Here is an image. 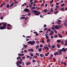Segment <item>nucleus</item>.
<instances>
[{
  "label": "nucleus",
  "mask_w": 67,
  "mask_h": 67,
  "mask_svg": "<svg viewBox=\"0 0 67 67\" xmlns=\"http://www.w3.org/2000/svg\"><path fill=\"white\" fill-rule=\"evenodd\" d=\"M46 38H47V39L48 38H49V37H48V36H46Z\"/></svg>",
  "instance_id": "a18cd8bd"
},
{
  "label": "nucleus",
  "mask_w": 67,
  "mask_h": 67,
  "mask_svg": "<svg viewBox=\"0 0 67 67\" xmlns=\"http://www.w3.org/2000/svg\"><path fill=\"white\" fill-rule=\"evenodd\" d=\"M27 38H31V36H27L26 37Z\"/></svg>",
  "instance_id": "603ef678"
},
{
  "label": "nucleus",
  "mask_w": 67,
  "mask_h": 67,
  "mask_svg": "<svg viewBox=\"0 0 67 67\" xmlns=\"http://www.w3.org/2000/svg\"><path fill=\"white\" fill-rule=\"evenodd\" d=\"M27 19H28V17H27L25 19V21H26V20Z\"/></svg>",
  "instance_id": "e433bc0d"
},
{
  "label": "nucleus",
  "mask_w": 67,
  "mask_h": 67,
  "mask_svg": "<svg viewBox=\"0 0 67 67\" xmlns=\"http://www.w3.org/2000/svg\"><path fill=\"white\" fill-rule=\"evenodd\" d=\"M20 61L19 60L18 61L16 62V64H22V61H21L22 60V59H20Z\"/></svg>",
  "instance_id": "7ed1b4c3"
},
{
  "label": "nucleus",
  "mask_w": 67,
  "mask_h": 67,
  "mask_svg": "<svg viewBox=\"0 0 67 67\" xmlns=\"http://www.w3.org/2000/svg\"><path fill=\"white\" fill-rule=\"evenodd\" d=\"M63 64L64 65V66H66V63L65 62H63Z\"/></svg>",
  "instance_id": "473e14b6"
},
{
  "label": "nucleus",
  "mask_w": 67,
  "mask_h": 67,
  "mask_svg": "<svg viewBox=\"0 0 67 67\" xmlns=\"http://www.w3.org/2000/svg\"><path fill=\"white\" fill-rule=\"evenodd\" d=\"M48 46L50 48H51V44H48Z\"/></svg>",
  "instance_id": "5701e85b"
},
{
  "label": "nucleus",
  "mask_w": 67,
  "mask_h": 67,
  "mask_svg": "<svg viewBox=\"0 0 67 67\" xmlns=\"http://www.w3.org/2000/svg\"><path fill=\"white\" fill-rule=\"evenodd\" d=\"M58 13V11H57L55 12L54 13V14H55V13Z\"/></svg>",
  "instance_id": "052dcab7"
},
{
  "label": "nucleus",
  "mask_w": 67,
  "mask_h": 67,
  "mask_svg": "<svg viewBox=\"0 0 67 67\" xmlns=\"http://www.w3.org/2000/svg\"><path fill=\"white\" fill-rule=\"evenodd\" d=\"M28 51H29V52H31V49H28Z\"/></svg>",
  "instance_id": "3c124183"
},
{
  "label": "nucleus",
  "mask_w": 67,
  "mask_h": 67,
  "mask_svg": "<svg viewBox=\"0 0 67 67\" xmlns=\"http://www.w3.org/2000/svg\"><path fill=\"white\" fill-rule=\"evenodd\" d=\"M24 52L25 53H27V51H26V50H24Z\"/></svg>",
  "instance_id": "e2e57ef3"
},
{
  "label": "nucleus",
  "mask_w": 67,
  "mask_h": 67,
  "mask_svg": "<svg viewBox=\"0 0 67 67\" xmlns=\"http://www.w3.org/2000/svg\"><path fill=\"white\" fill-rule=\"evenodd\" d=\"M19 58H20V57H17V58H16L17 60H19Z\"/></svg>",
  "instance_id": "6e6d98bb"
},
{
  "label": "nucleus",
  "mask_w": 67,
  "mask_h": 67,
  "mask_svg": "<svg viewBox=\"0 0 67 67\" xmlns=\"http://www.w3.org/2000/svg\"><path fill=\"white\" fill-rule=\"evenodd\" d=\"M67 22V20H65V23H64V25L65 26H66L67 27V24L66 23Z\"/></svg>",
  "instance_id": "0eeeda50"
},
{
  "label": "nucleus",
  "mask_w": 67,
  "mask_h": 67,
  "mask_svg": "<svg viewBox=\"0 0 67 67\" xmlns=\"http://www.w3.org/2000/svg\"><path fill=\"white\" fill-rule=\"evenodd\" d=\"M3 26H4V27H6V26H7V25L5 24H4Z\"/></svg>",
  "instance_id": "13d9d810"
},
{
  "label": "nucleus",
  "mask_w": 67,
  "mask_h": 67,
  "mask_svg": "<svg viewBox=\"0 0 67 67\" xmlns=\"http://www.w3.org/2000/svg\"><path fill=\"white\" fill-rule=\"evenodd\" d=\"M36 12H37V11L35 10L34 11V13H36Z\"/></svg>",
  "instance_id": "37998d69"
},
{
  "label": "nucleus",
  "mask_w": 67,
  "mask_h": 67,
  "mask_svg": "<svg viewBox=\"0 0 67 67\" xmlns=\"http://www.w3.org/2000/svg\"><path fill=\"white\" fill-rule=\"evenodd\" d=\"M55 47H56V45H55V44H54L53 46L52 45L51 46V48H52V49L55 48Z\"/></svg>",
  "instance_id": "423d86ee"
},
{
  "label": "nucleus",
  "mask_w": 67,
  "mask_h": 67,
  "mask_svg": "<svg viewBox=\"0 0 67 67\" xmlns=\"http://www.w3.org/2000/svg\"><path fill=\"white\" fill-rule=\"evenodd\" d=\"M37 63L38 64H40L41 63V62L38 61V62H37Z\"/></svg>",
  "instance_id": "79ce46f5"
},
{
  "label": "nucleus",
  "mask_w": 67,
  "mask_h": 67,
  "mask_svg": "<svg viewBox=\"0 0 67 67\" xmlns=\"http://www.w3.org/2000/svg\"><path fill=\"white\" fill-rule=\"evenodd\" d=\"M36 43L37 44H38L39 43V41H37L36 42Z\"/></svg>",
  "instance_id": "680f3d73"
},
{
  "label": "nucleus",
  "mask_w": 67,
  "mask_h": 67,
  "mask_svg": "<svg viewBox=\"0 0 67 67\" xmlns=\"http://www.w3.org/2000/svg\"><path fill=\"white\" fill-rule=\"evenodd\" d=\"M6 27H4V26H2L0 27V30H3V29H5Z\"/></svg>",
  "instance_id": "20e7f679"
},
{
  "label": "nucleus",
  "mask_w": 67,
  "mask_h": 67,
  "mask_svg": "<svg viewBox=\"0 0 67 67\" xmlns=\"http://www.w3.org/2000/svg\"><path fill=\"white\" fill-rule=\"evenodd\" d=\"M24 11H25V12H30V10H29L28 9H24Z\"/></svg>",
  "instance_id": "39448f33"
},
{
  "label": "nucleus",
  "mask_w": 67,
  "mask_h": 67,
  "mask_svg": "<svg viewBox=\"0 0 67 67\" xmlns=\"http://www.w3.org/2000/svg\"><path fill=\"white\" fill-rule=\"evenodd\" d=\"M59 53L60 54V55H62V52H60V51L59 52Z\"/></svg>",
  "instance_id": "09e8293b"
},
{
  "label": "nucleus",
  "mask_w": 67,
  "mask_h": 67,
  "mask_svg": "<svg viewBox=\"0 0 67 67\" xmlns=\"http://www.w3.org/2000/svg\"><path fill=\"white\" fill-rule=\"evenodd\" d=\"M60 51L61 52H63V50L62 49H60Z\"/></svg>",
  "instance_id": "4d7b16f0"
},
{
  "label": "nucleus",
  "mask_w": 67,
  "mask_h": 67,
  "mask_svg": "<svg viewBox=\"0 0 67 67\" xmlns=\"http://www.w3.org/2000/svg\"><path fill=\"white\" fill-rule=\"evenodd\" d=\"M20 19H21V20H22V19H24V17H21L20 18Z\"/></svg>",
  "instance_id": "7c9ffc66"
},
{
  "label": "nucleus",
  "mask_w": 67,
  "mask_h": 67,
  "mask_svg": "<svg viewBox=\"0 0 67 67\" xmlns=\"http://www.w3.org/2000/svg\"><path fill=\"white\" fill-rule=\"evenodd\" d=\"M36 55H37V56H39V54H38V53H36Z\"/></svg>",
  "instance_id": "f704fd0d"
},
{
  "label": "nucleus",
  "mask_w": 67,
  "mask_h": 67,
  "mask_svg": "<svg viewBox=\"0 0 67 67\" xmlns=\"http://www.w3.org/2000/svg\"><path fill=\"white\" fill-rule=\"evenodd\" d=\"M54 37L55 38H56L58 37V36H57V35H55L54 36Z\"/></svg>",
  "instance_id": "c756f323"
},
{
  "label": "nucleus",
  "mask_w": 67,
  "mask_h": 67,
  "mask_svg": "<svg viewBox=\"0 0 67 67\" xmlns=\"http://www.w3.org/2000/svg\"><path fill=\"white\" fill-rule=\"evenodd\" d=\"M35 9V7H33L31 8V10H33L34 9Z\"/></svg>",
  "instance_id": "ddd939ff"
},
{
  "label": "nucleus",
  "mask_w": 67,
  "mask_h": 67,
  "mask_svg": "<svg viewBox=\"0 0 67 67\" xmlns=\"http://www.w3.org/2000/svg\"><path fill=\"white\" fill-rule=\"evenodd\" d=\"M57 46L58 47V48H60V46H59V44H57Z\"/></svg>",
  "instance_id": "393cba45"
},
{
  "label": "nucleus",
  "mask_w": 67,
  "mask_h": 67,
  "mask_svg": "<svg viewBox=\"0 0 67 67\" xmlns=\"http://www.w3.org/2000/svg\"><path fill=\"white\" fill-rule=\"evenodd\" d=\"M64 45L65 46H67V43H65Z\"/></svg>",
  "instance_id": "69168bd1"
},
{
  "label": "nucleus",
  "mask_w": 67,
  "mask_h": 67,
  "mask_svg": "<svg viewBox=\"0 0 67 67\" xmlns=\"http://www.w3.org/2000/svg\"><path fill=\"white\" fill-rule=\"evenodd\" d=\"M49 42H51V40H49V39H47V43H49Z\"/></svg>",
  "instance_id": "4468645a"
},
{
  "label": "nucleus",
  "mask_w": 67,
  "mask_h": 67,
  "mask_svg": "<svg viewBox=\"0 0 67 67\" xmlns=\"http://www.w3.org/2000/svg\"><path fill=\"white\" fill-rule=\"evenodd\" d=\"M6 7H7V8H9L10 7V5H9L8 4L6 5Z\"/></svg>",
  "instance_id": "aec40b11"
},
{
  "label": "nucleus",
  "mask_w": 67,
  "mask_h": 67,
  "mask_svg": "<svg viewBox=\"0 0 67 67\" xmlns=\"http://www.w3.org/2000/svg\"><path fill=\"white\" fill-rule=\"evenodd\" d=\"M35 14L36 15H39L37 13H35Z\"/></svg>",
  "instance_id": "de8ad7c7"
},
{
  "label": "nucleus",
  "mask_w": 67,
  "mask_h": 67,
  "mask_svg": "<svg viewBox=\"0 0 67 67\" xmlns=\"http://www.w3.org/2000/svg\"><path fill=\"white\" fill-rule=\"evenodd\" d=\"M57 52H55V53H54V55H55V56H56V55H57Z\"/></svg>",
  "instance_id": "bb28decb"
},
{
  "label": "nucleus",
  "mask_w": 67,
  "mask_h": 67,
  "mask_svg": "<svg viewBox=\"0 0 67 67\" xmlns=\"http://www.w3.org/2000/svg\"><path fill=\"white\" fill-rule=\"evenodd\" d=\"M53 0H52V1H51L50 3V4H52V3H53Z\"/></svg>",
  "instance_id": "72a5a7b5"
},
{
  "label": "nucleus",
  "mask_w": 67,
  "mask_h": 67,
  "mask_svg": "<svg viewBox=\"0 0 67 67\" xmlns=\"http://www.w3.org/2000/svg\"><path fill=\"white\" fill-rule=\"evenodd\" d=\"M30 55L31 56H33V54H31Z\"/></svg>",
  "instance_id": "0e129e2a"
},
{
  "label": "nucleus",
  "mask_w": 67,
  "mask_h": 67,
  "mask_svg": "<svg viewBox=\"0 0 67 67\" xmlns=\"http://www.w3.org/2000/svg\"><path fill=\"white\" fill-rule=\"evenodd\" d=\"M23 46H24V47H24V48H25V47H26V48H27V46H26V45H25L24 44H23Z\"/></svg>",
  "instance_id": "dca6fc26"
},
{
  "label": "nucleus",
  "mask_w": 67,
  "mask_h": 67,
  "mask_svg": "<svg viewBox=\"0 0 67 67\" xmlns=\"http://www.w3.org/2000/svg\"><path fill=\"white\" fill-rule=\"evenodd\" d=\"M39 46L38 45H37L36 47V49H37L38 48V47H39Z\"/></svg>",
  "instance_id": "a211bd4d"
},
{
  "label": "nucleus",
  "mask_w": 67,
  "mask_h": 67,
  "mask_svg": "<svg viewBox=\"0 0 67 67\" xmlns=\"http://www.w3.org/2000/svg\"><path fill=\"white\" fill-rule=\"evenodd\" d=\"M40 56L41 57H43V55L42 54H41L40 55Z\"/></svg>",
  "instance_id": "4be33fe9"
},
{
  "label": "nucleus",
  "mask_w": 67,
  "mask_h": 67,
  "mask_svg": "<svg viewBox=\"0 0 67 67\" xmlns=\"http://www.w3.org/2000/svg\"><path fill=\"white\" fill-rule=\"evenodd\" d=\"M57 43H60V42H61V41L59 40H57Z\"/></svg>",
  "instance_id": "9d476101"
},
{
  "label": "nucleus",
  "mask_w": 67,
  "mask_h": 67,
  "mask_svg": "<svg viewBox=\"0 0 67 67\" xmlns=\"http://www.w3.org/2000/svg\"><path fill=\"white\" fill-rule=\"evenodd\" d=\"M23 65H25V64H24V62H23V63H21Z\"/></svg>",
  "instance_id": "8fccbe9b"
},
{
  "label": "nucleus",
  "mask_w": 67,
  "mask_h": 67,
  "mask_svg": "<svg viewBox=\"0 0 67 67\" xmlns=\"http://www.w3.org/2000/svg\"><path fill=\"white\" fill-rule=\"evenodd\" d=\"M50 32L52 34V35H53V34L54 33V31L52 30H51L50 31Z\"/></svg>",
  "instance_id": "6ab92c4d"
},
{
  "label": "nucleus",
  "mask_w": 67,
  "mask_h": 67,
  "mask_svg": "<svg viewBox=\"0 0 67 67\" xmlns=\"http://www.w3.org/2000/svg\"><path fill=\"white\" fill-rule=\"evenodd\" d=\"M18 3V2H15V4H16V3Z\"/></svg>",
  "instance_id": "338daca9"
},
{
  "label": "nucleus",
  "mask_w": 67,
  "mask_h": 67,
  "mask_svg": "<svg viewBox=\"0 0 67 67\" xmlns=\"http://www.w3.org/2000/svg\"><path fill=\"white\" fill-rule=\"evenodd\" d=\"M51 29H52V30H54V29H55V28L53 27H51Z\"/></svg>",
  "instance_id": "864d4df0"
},
{
  "label": "nucleus",
  "mask_w": 67,
  "mask_h": 67,
  "mask_svg": "<svg viewBox=\"0 0 67 67\" xmlns=\"http://www.w3.org/2000/svg\"><path fill=\"white\" fill-rule=\"evenodd\" d=\"M26 65H29L31 64V62H28L26 63Z\"/></svg>",
  "instance_id": "9b49d317"
},
{
  "label": "nucleus",
  "mask_w": 67,
  "mask_h": 67,
  "mask_svg": "<svg viewBox=\"0 0 67 67\" xmlns=\"http://www.w3.org/2000/svg\"><path fill=\"white\" fill-rule=\"evenodd\" d=\"M22 58L23 59H25V57H22Z\"/></svg>",
  "instance_id": "a19ab883"
},
{
  "label": "nucleus",
  "mask_w": 67,
  "mask_h": 67,
  "mask_svg": "<svg viewBox=\"0 0 67 67\" xmlns=\"http://www.w3.org/2000/svg\"><path fill=\"white\" fill-rule=\"evenodd\" d=\"M35 41H33L32 42L31 41H28L27 42V43L28 44H31V45H33L34 44H35Z\"/></svg>",
  "instance_id": "f257e3e1"
},
{
  "label": "nucleus",
  "mask_w": 67,
  "mask_h": 67,
  "mask_svg": "<svg viewBox=\"0 0 67 67\" xmlns=\"http://www.w3.org/2000/svg\"><path fill=\"white\" fill-rule=\"evenodd\" d=\"M31 13H29L28 15V16H30V15H31Z\"/></svg>",
  "instance_id": "58836bf2"
},
{
  "label": "nucleus",
  "mask_w": 67,
  "mask_h": 67,
  "mask_svg": "<svg viewBox=\"0 0 67 67\" xmlns=\"http://www.w3.org/2000/svg\"><path fill=\"white\" fill-rule=\"evenodd\" d=\"M40 47H43V45L42 44H41L40 45Z\"/></svg>",
  "instance_id": "4c0bfd02"
},
{
  "label": "nucleus",
  "mask_w": 67,
  "mask_h": 67,
  "mask_svg": "<svg viewBox=\"0 0 67 67\" xmlns=\"http://www.w3.org/2000/svg\"><path fill=\"white\" fill-rule=\"evenodd\" d=\"M58 35L59 36V37H60V38H62V37H63V36L61 35H59V34H58Z\"/></svg>",
  "instance_id": "f8f14e48"
},
{
  "label": "nucleus",
  "mask_w": 67,
  "mask_h": 67,
  "mask_svg": "<svg viewBox=\"0 0 67 67\" xmlns=\"http://www.w3.org/2000/svg\"><path fill=\"white\" fill-rule=\"evenodd\" d=\"M45 13H46L47 12V9H45L44 10Z\"/></svg>",
  "instance_id": "b1692460"
},
{
  "label": "nucleus",
  "mask_w": 67,
  "mask_h": 67,
  "mask_svg": "<svg viewBox=\"0 0 67 67\" xmlns=\"http://www.w3.org/2000/svg\"><path fill=\"white\" fill-rule=\"evenodd\" d=\"M38 50L39 52H41V51H42V48H38Z\"/></svg>",
  "instance_id": "2eb2a0df"
},
{
  "label": "nucleus",
  "mask_w": 67,
  "mask_h": 67,
  "mask_svg": "<svg viewBox=\"0 0 67 67\" xmlns=\"http://www.w3.org/2000/svg\"><path fill=\"white\" fill-rule=\"evenodd\" d=\"M56 8H59V6L58 5H57L56 6Z\"/></svg>",
  "instance_id": "49530a36"
},
{
  "label": "nucleus",
  "mask_w": 67,
  "mask_h": 67,
  "mask_svg": "<svg viewBox=\"0 0 67 67\" xmlns=\"http://www.w3.org/2000/svg\"><path fill=\"white\" fill-rule=\"evenodd\" d=\"M55 11H57L58 10V8H56L55 9Z\"/></svg>",
  "instance_id": "bf43d9fd"
},
{
  "label": "nucleus",
  "mask_w": 67,
  "mask_h": 67,
  "mask_svg": "<svg viewBox=\"0 0 67 67\" xmlns=\"http://www.w3.org/2000/svg\"><path fill=\"white\" fill-rule=\"evenodd\" d=\"M63 51V52H66V49H65L64 48H62Z\"/></svg>",
  "instance_id": "1a4fd4ad"
},
{
  "label": "nucleus",
  "mask_w": 67,
  "mask_h": 67,
  "mask_svg": "<svg viewBox=\"0 0 67 67\" xmlns=\"http://www.w3.org/2000/svg\"><path fill=\"white\" fill-rule=\"evenodd\" d=\"M44 4L43 3H42V4L41 5V7H43V6H44Z\"/></svg>",
  "instance_id": "c9c22d12"
},
{
  "label": "nucleus",
  "mask_w": 67,
  "mask_h": 67,
  "mask_svg": "<svg viewBox=\"0 0 67 67\" xmlns=\"http://www.w3.org/2000/svg\"><path fill=\"white\" fill-rule=\"evenodd\" d=\"M44 48L45 49H47V50H49V48H48V47H46V46H45L44 47Z\"/></svg>",
  "instance_id": "6e6552de"
},
{
  "label": "nucleus",
  "mask_w": 67,
  "mask_h": 67,
  "mask_svg": "<svg viewBox=\"0 0 67 67\" xmlns=\"http://www.w3.org/2000/svg\"><path fill=\"white\" fill-rule=\"evenodd\" d=\"M7 26H9V27H11V25L9 24H7Z\"/></svg>",
  "instance_id": "412c9836"
},
{
  "label": "nucleus",
  "mask_w": 67,
  "mask_h": 67,
  "mask_svg": "<svg viewBox=\"0 0 67 67\" xmlns=\"http://www.w3.org/2000/svg\"><path fill=\"white\" fill-rule=\"evenodd\" d=\"M53 8H51V12H53Z\"/></svg>",
  "instance_id": "c85d7f7f"
},
{
  "label": "nucleus",
  "mask_w": 67,
  "mask_h": 67,
  "mask_svg": "<svg viewBox=\"0 0 67 67\" xmlns=\"http://www.w3.org/2000/svg\"><path fill=\"white\" fill-rule=\"evenodd\" d=\"M48 30V29L47 28H44V31H46V30Z\"/></svg>",
  "instance_id": "cd10ccee"
},
{
  "label": "nucleus",
  "mask_w": 67,
  "mask_h": 67,
  "mask_svg": "<svg viewBox=\"0 0 67 67\" xmlns=\"http://www.w3.org/2000/svg\"><path fill=\"white\" fill-rule=\"evenodd\" d=\"M47 26V25L46 24H44L43 25V27L44 28H45Z\"/></svg>",
  "instance_id": "a878e982"
},
{
  "label": "nucleus",
  "mask_w": 67,
  "mask_h": 67,
  "mask_svg": "<svg viewBox=\"0 0 67 67\" xmlns=\"http://www.w3.org/2000/svg\"><path fill=\"white\" fill-rule=\"evenodd\" d=\"M56 29H60V28L62 27V26L60 25H56L55 26Z\"/></svg>",
  "instance_id": "f03ea898"
},
{
  "label": "nucleus",
  "mask_w": 67,
  "mask_h": 67,
  "mask_svg": "<svg viewBox=\"0 0 67 67\" xmlns=\"http://www.w3.org/2000/svg\"><path fill=\"white\" fill-rule=\"evenodd\" d=\"M24 56V54L23 53L21 54L20 55V56Z\"/></svg>",
  "instance_id": "5fc2aeb1"
},
{
  "label": "nucleus",
  "mask_w": 67,
  "mask_h": 67,
  "mask_svg": "<svg viewBox=\"0 0 67 67\" xmlns=\"http://www.w3.org/2000/svg\"><path fill=\"white\" fill-rule=\"evenodd\" d=\"M64 5H65L64 3L62 4L61 5V7H63V6H64Z\"/></svg>",
  "instance_id": "2f4dec72"
},
{
  "label": "nucleus",
  "mask_w": 67,
  "mask_h": 67,
  "mask_svg": "<svg viewBox=\"0 0 67 67\" xmlns=\"http://www.w3.org/2000/svg\"><path fill=\"white\" fill-rule=\"evenodd\" d=\"M32 62H33V63L35 62V60H33L32 61Z\"/></svg>",
  "instance_id": "ea45409f"
},
{
  "label": "nucleus",
  "mask_w": 67,
  "mask_h": 67,
  "mask_svg": "<svg viewBox=\"0 0 67 67\" xmlns=\"http://www.w3.org/2000/svg\"><path fill=\"white\" fill-rule=\"evenodd\" d=\"M34 52V50H33V49L32 48H31V52Z\"/></svg>",
  "instance_id": "c03bdc74"
},
{
  "label": "nucleus",
  "mask_w": 67,
  "mask_h": 67,
  "mask_svg": "<svg viewBox=\"0 0 67 67\" xmlns=\"http://www.w3.org/2000/svg\"><path fill=\"white\" fill-rule=\"evenodd\" d=\"M65 43H67V40H66V41H64Z\"/></svg>",
  "instance_id": "774afa93"
},
{
  "label": "nucleus",
  "mask_w": 67,
  "mask_h": 67,
  "mask_svg": "<svg viewBox=\"0 0 67 67\" xmlns=\"http://www.w3.org/2000/svg\"><path fill=\"white\" fill-rule=\"evenodd\" d=\"M61 43L62 44V45H63L64 44V42H63V41H61Z\"/></svg>",
  "instance_id": "f3484780"
}]
</instances>
